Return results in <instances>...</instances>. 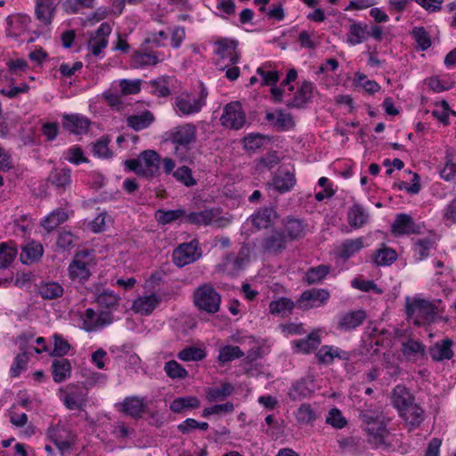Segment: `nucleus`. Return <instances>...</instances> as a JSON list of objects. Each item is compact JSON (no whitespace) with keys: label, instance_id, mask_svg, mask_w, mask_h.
I'll list each match as a JSON object with an SVG mask.
<instances>
[{"label":"nucleus","instance_id":"nucleus-58","mask_svg":"<svg viewBox=\"0 0 456 456\" xmlns=\"http://www.w3.org/2000/svg\"><path fill=\"white\" fill-rule=\"evenodd\" d=\"M295 183V176L289 172L281 174L273 178V186L280 192L289 191Z\"/></svg>","mask_w":456,"mask_h":456},{"label":"nucleus","instance_id":"nucleus-27","mask_svg":"<svg viewBox=\"0 0 456 456\" xmlns=\"http://www.w3.org/2000/svg\"><path fill=\"white\" fill-rule=\"evenodd\" d=\"M369 213L359 204H354L347 211V221L350 226L359 229L369 222Z\"/></svg>","mask_w":456,"mask_h":456},{"label":"nucleus","instance_id":"nucleus-10","mask_svg":"<svg viewBox=\"0 0 456 456\" xmlns=\"http://www.w3.org/2000/svg\"><path fill=\"white\" fill-rule=\"evenodd\" d=\"M113 320L110 312L97 313L91 308L86 309L82 315L83 328L89 332L110 325L112 323Z\"/></svg>","mask_w":456,"mask_h":456},{"label":"nucleus","instance_id":"nucleus-16","mask_svg":"<svg viewBox=\"0 0 456 456\" xmlns=\"http://www.w3.org/2000/svg\"><path fill=\"white\" fill-rule=\"evenodd\" d=\"M111 26L107 23H102L101 26L94 32V35L91 37L89 41V48L91 53L98 56L102 49H104L108 45V37L111 33Z\"/></svg>","mask_w":456,"mask_h":456},{"label":"nucleus","instance_id":"nucleus-54","mask_svg":"<svg viewBox=\"0 0 456 456\" xmlns=\"http://www.w3.org/2000/svg\"><path fill=\"white\" fill-rule=\"evenodd\" d=\"M297 421L300 425H307L317 419V414L308 403H302L295 412Z\"/></svg>","mask_w":456,"mask_h":456},{"label":"nucleus","instance_id":"nucleus-51","mask_svg":"<svg viewBox=\"0 0 456 456\" xmlns=\"http://www.w3.org/2000/svg\"><path fill=\"white\" fill-rule=\"evenodd\" d=\"M185 211L183 208L173 210L159 209L155 212L156 220L163 225L175 222L183 216L185 217Z\"/></svg>","mask_w":456,"mask_h":456},{"label":"nucleus","instance_id":"nucleus-55","mask_svg":"<svg viewBox=\"0 0 456 456\" xmlns=\"http://www.w3.org/2000/svg\"><path fill=\"white\" fill-rule=\"evenodd\" d=\"M244 356V352L237 346H224L219 349L218 362L225 363Z\"/></svg>","mask_w":456,"mask_h":456},{"label":"nucleus","instance_id":"nucleus-18","mask_svg":"<svg viewBox=\"0 0 456 456\" xmlns=\"http://www.w3.org/2000/svg\"><path fill=\"white\" fill-rule=\"evenodd\" d=\"M185 222L198 225L216 224L221 226V219L218 217L216 209H204L200 212H191L185 216Z\"/></svg>","mask_w":456,"mask_h":456},{"label":"nucleus","instance_id":"nucleus-22","mask_svg":"<svg viewBox=\"0 0 456 456\" xmlns=\"http://www.w3.org/2000/svg\"><path fill=\"white\" fill-rule=\"evenodd\" d=\"M216 53L222 60H228L233 65L238 62L240 56L237 53V44L233 40L221 39L216 44Z\"/></svg>","mask_w":456,"mask_h":456},{"label":"nucleus","instance_id":"nucleus-57","mask_svg":"<svg viewBox=\"0 0 456 456\" xmlns=\"http://www.w3.org/2000/svg\"><path fill=\"white\" fill-rule=\"evenodd\" d=\"M164 371L172 379H184L188 376V371L175 360H170L165 363Z\"/></svg>","mask_w":456,"mask_h":456},{"label":"nucleus","instance_id":"nucleus-52","mask_svg":"<svg viewBox=\"0 0 456 456\" xmlns=\"http://www.w3.org/2000/svg\"><path fill=\"white\" fill-rule=\"evenodd\" d=\"M321 344L320 335L317 331L310 333L306 338L294 341L298 351L308 354Z\"/></svg>","mask_w":456,"mask_h":456},{"label":"nucleus","instance_id":"nucleus-28","mask_svg":"<svg viewBox=\"0 0 456 456\" xmlns=\"http://www.w3.org/2000/svg\"><path fill=\"white\" fill-rule=\"evenodd\" d=\"M54 0H36V15L37 20L45 25L51 23L55 12Z\"/></svg>","mask_w":456,"mask_h":456},{"label":"nucleus","instance_id":"nucleus-9","mask_svg":"<svg viewBox=\"0 0 456 456\" xmlns=\"http://www.w3.org/2000/svg\"><path fill=\"white\" fill-rule=\"evenodd\" d=\"M197 128L191 124H184L174 127L169 131V140L177 146L187 147L195 142ZM179 148H175V154L178 155Z\"/></svg>","mask_w":456,"mask_h":456},{"label":"nucleus","instance_id":"nucleus-23","mask_svg":"<svg viewBox=\"0 0 456 456\" xmlns=\"http://www.w3.org/2000/svg\"><path fill=\"white\" fill-rule=\"evenodd\" d=\"M314 390V379L311 377L296 382L289 389V396L293 401H300L308 397Z\"/></svg>","mask_w":456,"mask_h":456},{"label":"nucleus","instance_id":"nucleus-4","mask_svg":"<svg viewBox=\"0 0 456 456\" xmlns=\"http://www.w3.org/2000/svg\"><path fill=\"white\" fill-rule=\"evenodd\" d=\"M160 157L154 151H144L137 159H128L126 167L143 176H153L159 168Z\"/></svg>","mask_w":456,"mask_h":456},{"label":"nucleus","instance_id":"nucleus-11","mask_svg":"<svg viewBox=\"0 0 456 456\" xmlns=\"http://www.w3.org/2000/svg\"><path fill=\"white\" fill-rule=\"evenodd\" d=\"M48 435L54 445L62 454L69 450L75 441V435L68 428L61 424L50 428Z\"/></svg>","mask_w":456,"mask_h":456},{"label":"nucleus","instance_id":"nucleus-39","mask_svg":"<svg viewBox=\"0 0 456 456\" xmlns=\"http://www.w3.org/2000/svg\"><path fill=\"white\" fill-rule=\"evenodd\" d=\"M276 217L272 208H265L251 216L250 222L257 230L267 228Z\"/></svg>","mask_w":456,"mask_h":456},{"label":"nucleus","instance_id":"nucleus-37","mask_svg":"<svg viewBox=\"0 0 456 456\" xmlns=\"http://www.w3.org/2000/svg\"><path fill=\"white\" fill-rule=\"evenodd\" d=\"M30 18L27 15H15L8 19V31L12 37H19L28 29Z\"/></svg>","mask_w":456,"mask_h":456},{"label":"nucleus","instance_id":"nucleus-40","mask_svg":"<svg viewBox=\"0 0 456 456\" xmlns=\"http://www.w3.org/2000/svg\"><path fill=\"white\" fill-rule=\"evenodd\" d=\"M95 301L100 306L108 309V312L111 313L118 307L120 297L112 290L103 289L102 292L96 293Z\"/></svg>","mask_w":456,"mask_h":456},{"label":"nucleus","instance_id":"nucleus-33","mask_svg":"<svg viewBox=\"0 0 456 456\" xmlns=\"http://www.w3.org/2000/svg\"><path fill=\"white\" fill-rule=\"evenodd\" d=\"M316 357L321 362L330 364L335 358L347 359L348 354L337 346H323L317 352Z\"/></svg>","mask_w":456,"mask_h":456},{"label":"nucleus","instance_id":"nucleus-24","mask_svg":"<svg viewBox=\"0 0 456 456\" xmlns=\"http://www.w3.org/2000/svg\"><path fill=\"white\" fill-rule=\"evenodd\" d=\"M453 340L451 338H445L442 341L436 342L430 348V356L434 361L442 362L444 360H450L453 357Z\"/></svg>","mask_w":456,"mask_h":456},{"label":"nucleus","instance_id":"nucleus-15","mask_svg":"<svg viewBox=\"0 0 456 456\" xmlns=\"http://www.w3.org/2000/svg\"><path fill=\"white\" fill-rule=\"evenodd\" d=\"M419 226L416 224L410 215L398 214L391 225V232L395 236L417 233Z\"/></svg>","mask_w":456,"mask_h":456},{"label":"nucleus","instance_id":"nucleus-41","mask_svg":"<svg viewBox=\"0 0 456 456\" xmlns=\"http://www.w3.org/2000/svg\"><path fill=\"white\" fill-rule=\"evenodd\" d=\"M154 120L153 114L149 111H143L139 114L129 116L126 119L127 126L136 131L147 128Z\"/></svg>","mask_w":456,"mask_h":456},{"label":"nucleus","instance_id":"nucleus-5","mask_svg":"<svg viewBox=\"0 0 456 456\" xmlns=\"http://www.w3.org/2000/svg\"><path fill=\"white\" fill-rule=\"evenodd\" d=\"M193 302L199 310L215 314L220 308L221 297L211 285L204 284L194 291Z\"/></svg>","mask_w":456,"mask_h":456},{"label":"nucleus","instance_id":"nucleus-60","mask_svg":"<svg viewBox=\"0 0 456 456\" xmlns=\"http://www.w3.org/2000/svg\"><path fill=\"white\" fill-rule=\"evenodd\" d=\"M367 35L365 27L359 23H354L349 28L347 42L352 45L361 44L367 38Z\"/></svg>","mask_w":456,"mask_h":456},{"label":"nucleus","instance_id":"nucleus-38","mask_svg":"<svg viewBox=\"0 0 456 456\" xmlns=\"http://www.w3.org/2000/svg\"><path fill=\"white\" fill-rule=\"evenodd\" d=\"M18 255V249L14 243H0V270L7 269Z\"/></svg>","mask_w":456,"mask_h":456},{"label":"nucleus","instance_id":"nucleus-26","mask_svg":"<svg viewBox=\"0 0 456 456\" xmlns=\"http://www.w3.org/2000/svg\"><path fill=\"white\" fill-rule=\"evenodd\" d=\"M401 351L408 361L416 362L423 358L426 347L419 341L409 339L402 344Z\"/></svg>","mask_w":456,"mask_h":456},{"label":"nucleus","instance_id":"nucleus-13","mask_svg":"<svg viewBox=\"0 0 456 456\" xmlns=\"http://www.w3.org/2000/svg\"><path fill=\"white\" fill-rule=\"evenodd\" d=\"M60 398L69 410L82 411L86 404V393L75 387L60 391Z\"/></svg>","mask_w":456,"mask_h":456},{"label":"nucleus","instance_id":"nucleus-6","mask_svg":"<svg viewBox=\"0 0 456 456\" xmlns=\"http://www.w3.org/2000/svg\"><path fill=\"white\" fill-rule=\"evenodd\" d=\"M93 260L86 253H77L68 267V274L71 281L84 282L91 275Z\"/></svg>","mask_w":456,"mask_h":456},{"label":"nucleus","instance_id":"nucleus-20","mask_svg":"<svg viewBox=\"0 0 456 456\" xmlns=\"http://www.w3.org/2000/svg\"><path fill=\"white\" fill-rule=\"evenodd\" d=\"M62 125L69 132L81 134L88 130L90 121L80 114H64L62 116Z\"/></svg>","mask_w":456,"mask_h":456},{"label":"nucleus","instance_id":"nucleus-8","mask_svg":"<svg viewBox=\"0 0 456 456\" xmlns=\"http://www.w3.org/2000/svg\"><path fill=\"white\" fill-rule=\"evenodd\" d=\"M220 121L224 126L233 129L241 128L246 122L241 104L239 102H233L225 105Z\"/></svg>","mask_w":456,"mask_h":456},{"label":"nucleus","instance_id":"nucleus-14","mask_svg":"<svg viewBox=\"0 0 456 456\" xmlns=\"http://www.w3.org/2000/svg\"><path fill=\"white\" fill-rule=\"evenodd\" d=\"M364 237L345 240L336 247L335 254L338 257L347 260L367 246Z\"/></svg>","mask_w":456,"mask_h":456},{"label":"nucleus","instance_id":"nucleus-53","mask_svg":"<svg viewBox=\"0 0 456 456\" xmlns=\"http://www.w3.org/2000/svg\"><path fill=\"white\" fill-rule=\"evenodd\" d=\"M293 307V301L286 297H281L278 300L272 301L269 305L270 313L273 314H279L281 316H286L289 314Z\"/></svg>","mask_w":456,"mask_h":456},{"label":"nucleus","instance_id":"nucleus-43","mask_svg":"<svg viewBox=\"0 0 456 456\" xmlns=\"http://www.w3.org/2000/svg\"><path fill=\"white\" fill-rule=\"evenodd\" d=\"M121 410L131 417H139L144 411L143 400L137 396L126 397L121 404Z\"/></svg>","mask_w":456,"mask_h":456},{"label":"nucleus","instance_id":"nucleus-35","mask_svg":"<svg viewBox=\"0 0 456 456\" xmlns=\"http://www.w3.org/2000/svg\"><path fill=\"white\" fill-rule=\"evenodd\" d=\"M305 230V225L301 220L296 218H288L285 223L283 234L288 240H294L304 236Z\"/></svg>","mask_w":456,"mask_h":456},{"label":"nucleus","instance_id":"nucleus-1","mask_svg":"<svg viewBox=\"0 0 456 456\" xmlns=\"http://www.w3.org/2000/svg\"><path fill=\"white\" fill-rule=\"evenodd\" d=\"M208 92L203 84L191 92H182L174 100V110L179 117L199 113L206 105Z\"/></svg>","mask_w":456,"mask_h":456},{"label":"nucleus","instance_id":"nucleus-21","mask_svg":"<svg viewBox=\"0 0 456 456\" xmlns=\"http://www.w3.org/2000/svg\"><path fill=\"white\" fill-rule=\"evenodd\" d=\"M17 344L20 350L28 351V353H30L31 350L37 354L48 351L45 338L43 337L34 338L33 334L20 335L17 339Z\"/></svg>","mask_w":456,"mask_h":456},{"label":"nucleus","instance_id":"nucleus-62","mask_svg":"<svg viewBox=\"0 0 456 456\" xmlns=\"http://www.w3.org/2000/svg\"><path fill=\"white\" fill-rule=\"evenodd\" d=\"M177 357L183 362L200 361L205 357V353L200 348L189 346L180 351Z\"/></svg>","mask_w":456,"mask_h":456},{"label":"nucleus","instance_id":"nucleus-46","mask_svg":"<svg viewBox=\"0 0 456 456\" xmlns=\"http://www.w3.org/2000/svg\"><path fill=\"white\" fill-rule=\"evenodd\" d=\"M396 252L386 245H382V247L377 249L373 254L374 263L380 266L390 265L396 260Z\"/></svg>","mask_w":456,"mask_h":456},{"label":"nucleus","instance_id":"nucleus-30","mask_svg":"<svg viewBox=\"0 0 456 456\" xmlns=\"http://www.w3.org/2000/svg\"><path fill=\"white\" fill-rule=\"evenodd\" d=\"M44 253L41 243L32 240L23 246L20 253V260L23 264L28 265L38 261Z\"/></svg>","mask_w":456,"mask_h":456},{"label":"nucleus","instance_id":"nucleus-45","mask_svg":"<svg viewBox=\"0 0 456 456\" xmlns=\"http://www.w3.org/2000/svg\"><path fill=\"white\" fill-rule=\"evenodd\" d=\"M362 311H355L345 314L339 320L338 328L343 330H350L359 326L364 320Z\"/></svg>","mask_w":456,"mask_h":456},{"label":"nucleus","instance_id":"nucleus-50","mask_svg":"<svg viewBox=\"0 0 456 456\" xmlns=\"http://www.w3.org/2000/svg\"><path fill=\"white\" fill-rule=\"evenodd\" d=\"M354 84L356 87L364 90L369 94H373L380 90V86L375 81L369 79L362 73H355Z\"/></svg>","mask_w":456,"mask_h":456},{"label":"nucleus","instance_id":"nucleus-19","mask_svg":"<svg viewBox=\"0 0 456 456\" xmlns=\"http://www.w3.org/2000/svg\"><path fill=\"white\" fill-rule=\"evenodd\" d=\"M399 416L404 420L407 427L411 429L418 428L425 419L424 410L413 402L409 406L398 412Z\"/></svg>","mask_w":456,"mask_h":456},{"label":"nucleus","instance_id":"nucleus-31","mask_svg":"<svg viewBox=\"0 0 456 456\" xmlns=\"http://www.w3.org/2000/svg\"><path fill=\"white\" fill-rule=\"evenodd\" d=\"M414 402V397L409 390L403 386H396L392 394V403L397 411H401L405 407Z\"/></svg>","mask_w":456,"mask_h":456},{"label":"nucleus","instance_id":"nucleus-3","mask_svg":"<svg viewBox=\"0 0 456 456\" xmlns=\"http://www.w3.org/2000/svg\"><path fill=\"white\" fill-rule=\"evenodd\" d=\"M362 421L365 423V431L368 443L375 447H379L385 444L387 436V420L380 411L368 410L362 415Z\"/></svg>","mask_w":456,"mask_h":456},{"label":"nucleus","instance_id":"nucleus-32","mask_svg":"<svg viewBox=\"0 0 456 456\" xmlns=\"http://www.w3.org/2000/svg\"><path fill=\"white\" fill-rule=\"evenodd\" d=\"M48 180L56 188L65 190L71 184V170L68 167L54 168Z\"/></svg>","mask_w":456,"mask_h":456},{"label":"nucleus","instance_id":"nucleus-64","mask_svg":"<svg viewBox=\"0 0 456 456\" xmlns=\"http://www.w3.org/2000/svg\"><path fill=\"white\" fill-rule=\"evenodd\" d=\"M411 34L421 50H427L431 45L430 37L424 28H414Z\"/></svg>","mask_w":456,"mask_h":456},{"label":"nucleus","instance_id":"nucleus-48","mask_svg":"<svg viewBox=\"0 0 456 456\" xmlns=\"http://www.w3.org/2000/svg\"><path fill=\"white\" fill-rule=\"evenodd\" d=\"M287 241L283 233L273 232L264 240L263 247L270 252H280L285 248Z\"/></svg>","mask_w":456,"mask_h":456},{"label":"nucleus","instance_id":"nucleus-63","mask_svg":"<svg viewBox=\"0 0 456 456\" xmlns=\"http://www.w3.org/2000/svg\"><path fill=\"white\" fill-rule=\"evenodd\" d=\"M173 176L187 187L196 184V180L192 177L191 170L187 167H182L174 171Z\"/></svg>","mask_w":456,"mask_h":456},{"label":"nucleus","instance_id":"nucleus-47","mask_svg":"<svg viewBox=\"0 0 456 456\" xmlns=\"http://www.w3.org/2000/svg\"><path fill=\"white\" fill-rule=\"evenodd\" d=\"M69 218L68 213L62 209H55L47 215L42 221V226L51 232Z\"/></svg>","mask_w":456,"mask_h":456},{"label":"nucleus","instance_id":"nucleus-44","mask_svg":"<svg viewBox=\"0 0 456 456\" xmlns=\"http://www.w3.org/2000/svg\"><path fill=\"white\" fill-rule=\"evenodd\" d=\"M64 289L57 281L42 282L38 287V293L45 299H55L63 295Z\"/></svg>","mask_w":456,"mask_h":456},{"label":"nucleus","instance_id":"nucleus-25","mask_svg":"<svg viewBox=\"0 0 456 456\" xmlns=\"http://www.w3.org/2000/svg\"><path fill=\"white\" fill-rule=\"evenodd\" d=\"M156 53H149L145 51H136L132 55L131 65L134 69H143L149 66H152L162 61Z\"/></svg>","mask_w":456,"mask_h":456},{"label":"nucleus","instance_id":"nucleus-59","mask_svg":"<svg viewBox=\"0 0 456 456\" xmlns=\"http://www.w3.org/2000/svg\"><path fill=\"white\" fill-rule=\"evenodd\" d=\"M330 270L329 265H320L309 269L305 273V279L308 284L320 282L327 276Z\"/></svg>","mask_w":456,"mask_h":456},{"label":"nucleus","instance_id":"nucleus-36","mask_svg":"<svg viewBox=\"0 0 456 456\" xmlns=\"http://www.w3.org/2000/svg\"><path fill=\"white\" fill-rule=\"evenodd\" d=\"M234 387L230 383H222L220 387H212L206 389V398L209 402L223 401L230 396Z\"/></svg>","mask_w":456,"mask_h":456},{"label":"nucleus","instance_id":"nucleus-42","mask_svg":"<svg viewBox=\"0 0 456 456\" xmlns=\"http://www.w3.org/2000/svg\"><path fill=\"white\" fill-rule=\"evenodd\" d=\"M53 377L55 382H62L70 376L71 365L69 360L61 358L52 363Z\"/></svg>","mask_w":456,"mask_h":456},{"label":"nucleus","instance_id":"nucleus-61","mask_svg":"<svg viewBox=\"0 0 456 456\" xmlns=\"http://www.w3.org/2000/svg\"><path fill=\"white\" fill-rule=\"evenodd\" d=\"M432 241L429 239H419L414 242L413 250L414 256L417 260L421 261L429 255Z\"/></svg>","mask_w":456,"mask_h":456},{"label":"nucleus","instance_id":"nucleus-2","mask_svg":"<svg viewBox=\"0 0 456 456\" xmlns=\"http://www.w3.org/2000/svg\"><path fill=\"white\" fill-rule=\"evenodd\" d=\"M405 308L408 320L417 326L433 322L437 314L436 306L419 296L407 297Z\"/></svg>","mask_w":456,"mask_h":456},{"label":"nucleus","instance_id":"nucleus-49","mask_svg":"<svg viewBox=\"0 0 456 456\" xmlns=\"http://www.w3.org/2000/svg\"><path fill=\"white\" fill-rule=\"evenodd\" d=\"M314 86L311 82H304L300 86L297 90L291 105L293 107H302L305 103H306L312 97L314 94Z\"/></svg>","mask_w":456,"mask_h":456},{"label":"nucleus","instance_id":"nucleus-12","mask_svg":"<svg viewBox=\"0 0 456 456\" xmlns=\"http://www.w3.org/2000/svg\"><path fill=\"white\" fill-rule=\"evenodd\" d=\"M200 256V253L198 249V242L196 240L183 243L173 252V261L180 267L196 261Z\"/></svg>","mask_w":456,"mask_h":456},{"label":"nucleus","instance_id":"nucleus-34","mask_svg":"<svg viewBox=\"0 0 456 456\" xmlns=\"http://www.w3.org/2000/svg\"><path fill=\"white\" fill-rule=\"evenodd\" d=\"M266 119L278 130H289L294 126L292 116L281 110L267 113Z\"/></svg>","mask_w":456,"mask_h":456},{"label":"nucleus","instance_id":"nucleus-7","mask_svg":"<svg viewBox=\"0 0 456 456\" xmlns=\"http://www.w3.org/2000/svg\"><path fill=\"white\" fill-rule=\"evenodd\" d=\"M330 292L324 289H312L304 291L297 302V307L303 310L318 308L327 304Z\"/></svg>","mask_w":456,"mask_h":456},{"label":"nucleus","instance_id":"nucleus-56","mask_svg":"<svg viewBox=\"0 0 456 456\" xmlns=\"http://www.w3.org/2000/svg\"><path fill=\"white\" fill-rule=\"evenodd\" d=\"M200 406V401L195 396L178 397L170 403V410L180 412L185 409H194Z\"/></svg>","mask_w":456,"mask_h":456},{"label":"nucleus","instance_id":"nucleus-17","mask_svg":"<svg viewBox=\"0 0 456 456\" xmlns=\"http://www.w3.org/2000/svg\"><path fill=\"white\" fill-rule=\"evenodd\" d=\"M161 298L155 293L138 297L133 302L132 309L141 315H148L159 305Z\"/></svg>","mask_w":456,"mask_h":456},{"label":"nucleus","instance_id":"nucleus-29","mask_svg":"<svg viewBox=\"0 0 456 456\" xmlns=\"http://www.w3.org/2000/svg\"><path fill=\"white\" fill-rule=\"evenodd\" d=\"M229 255L222 264L219 265V269L228 275H235L248 261L246 256Z\"/></svg>","mask_w":456,"mask_h":456}]
</instances>
